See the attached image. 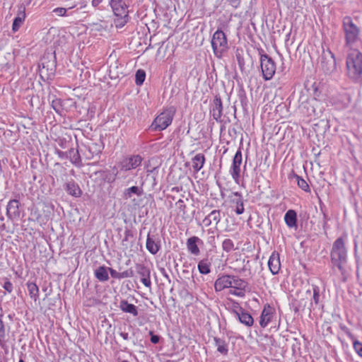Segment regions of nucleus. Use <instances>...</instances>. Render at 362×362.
I'll list each match as a JSON object with an SVG mask.
<instances>
[{
	"label": "nucleus",
	"mask_w": 362,
	"mask_h": 362,
	"mask_svg": "<svg viewBox=\"0 0 362 362\" xmlns=\"http://www.w3.org/2000/svg\"><path fill=\"white\" fill-rule=\"evenodd\" d=\"M346 75L354 82L362 80V53L357 49H348L346 58Z\"/></svg>",
	"instance_id": "nucleus-1"
},
{
	"label": "nucleus",
	"mask_w": 362,
	"mask_h": 362,
	"mask_svg": "<svg viewBox=\"0 0 362 362\" xmlns=\"http://www.w3.org/2000/svg\"><path fill=\"white\" fill-rule=\"evenodd\" d=\"M342 30L344 35V47L353 48L360 39V28L354 23L352 18L346 16L342 19Z\"/></svg>",
	"instance_id": "nucleus-2"
},
{
	"label": "nucleus",
	"mask_w": 362,
	"mask_h": 362,
	"mask_svg": "<svg viewBox=\"0 0 362 362\" xmlns=\"http://www.w3.org/2000/svg\"><path fill=\"white\" fill-rule=\"evenodd\" d=\"M109 5L115 17L114 20L115 27L123 28L130 20L129 5L125 0H110Z\"/></svg>",
	"instance_id": "nucleus-3"
},
{
	"label": "nucleus",
	"mask_w": 362,
	"mask_h": 362,
	"mask_svg": "<svg viewBox=\"0 0 362 362\" xmlns=\"http://www.w3.org/2000/svg\"><path fill=\"white\" fill-rule=\"evenodd\" d=\"M330 258L332 264L342 272L344 265L347 261V250L344 237H339L334 242L330 252Z\"/></svg>",
	"instance_id": "nucleus-4"
},
{
	"label": "nucleus",
	"mask_w": 362,
	"mask_h": 362,
	"mask_svg": "<svg viewBox=\"0 0 362 362\" xmlns=\"http://www.w3.org/2000/svg\"><path fill=\"white\" fill-rule=\"evenodd\" d=\"M211 43L214 55L218 58H221L229 48L226 34L219 29L214 33Z\"/></svg>",
	"instance_id": "nucleus-5"
},
{
	"label": "nucleus",
	"mask_w": 362,
	"mask_h": 362,
	"mask_svg": "<svg viewBox=\"0 0 362 362\" xmlns=\"http://www.w3.org/2000/svg\"><path fill=\"white\" fill-rule=\"evenodd\" d=\"M173 118V112L165 110L158 115L151 124V128L153 131L165 129L171 123Z\"/></svg>",
	"instance_id": "nucleus-6"
},
{
	"label": "nucleus",
	"mask_w": 362,
	"mask_h": 362,
	"mask_svg": "<svg viewBox=\"0 0 362 362\" xmlns=\"http://www.w3.org/2000/svg\"><path fill=\"white\" fill-rule=\"evenodd\" d=\"M261 69L263 78L265 81L270 80L276 71V64L274 60L267 54H262L260 57Z\"/></svg>",
	"instance_id": "nucleus-7"
},
{
	"label": "nucleus",
	"mask_w": 362,
	"mask_h": 362,
	"mask_svg": "<svg viewBox=\"0 0 362 362\" xmlns=\"http://www.w3.org/2000/svg\"><path fill=\"white\" fill-rule=\"evenodd\" d=\"M320 66L327 74H330L336 71V59L334 54L329 49L323 51L321 57Z\"/></svg>",
	"instance_id": "nucleus-8"
},
{
	"label": "nucleus",
	"mask_w": 362,
	"mask_h": 362,
	"mask_svg": "<svg viewBox=\"0 0 362 362\" xmlns=\"http://www.w3.org/2000/svg\"><path fill=\"white\" fill-rule=\"evenodd\" d=\"M143 158L140 155H130L124 157L119 163L120 170L129 171L136 169L141 165Z\"/></svg>",
	"instance_id": "nucleus-9"
},
{
	"label": "nucleus",
	"mask_w": 362,
	"mask_h": 362,
	"mask_svg": "<svg viewBox=\"0 0 362 362\" xmlns=\"http://www.w3.org/2000/svg\"><path fill=\"white\" fill-rule=\"evenodd\" d=\"M242 163V153L239 149L235 153L231 167L230 168V174L231 175L233 179L235 182V183L239 184L240 177V165Z\"/></svg>",
	"instance_id": "nucleus-10"
},
{
	"label": "nucleus",
	"mask_w": 362,
	"mask_h": 362,
	"mask_svg": "<svg viewBox=\"0 0 362 362\" xmlns=\"http://www.w3.org/2000/svg\"><path fill=\"white\" fill-rule=\"evenodd\" d=\"M223 103L218 95H215L210 105V113L216 122H221Z\"/></svg>",
	"instance_id": "nucleus-11"
},
{
	"label": "nucleus",
	"mask_w": 362,
	"mask_h": 362,
	"mask_svg": "<svg viewBox=\"0 0 362 362\" xmlns=\"http://www.w3.org/2000/svg\"><path fill=\"white\" fill-rule=\"evenodd\" d=\"M20 203L16 199L10 200L6 206V215L9 219L17 220L20 218Z\"/></svg>",
	"instance_id": "nucleus-12"
},
{
	"label": "nucleus",
	"mask_w": 362,
	"mask_h": 362,
	"mask_svg": "<svg viewBox=\"0 0 362 362\" xmlns=\"http://www.w3.org/2000/svg\"><path fill=\"white\" fill-rule=\"evenodd\" d=\"M136 272L141 276V281L148 288L151 286V272L150 269L144 264H138L136 265Z\"/></svg>",
	"instance_id": "nucleus-13"
},
{
	"label": "nucleus",
	"mask_w": 362,
	"mask_h": 362,
	"mask_svg": "<svg viewBox=\"0 0 362 362\" xmlns=\"http://www.w3.org/2000/svg\"><path fill=\"white\" fill-rule=\"evenodd\" d=\"M233 313L235 315V317L242 324L247 327H250L253 325V317L249 313L244 310L242 308H239L238 310H233Z\"/></svg>",
	"instance_id": "nucleus-14"
},
{
	"label": "nucleus",
	"mask_w": 362,
	"mask_h": 362,
	"mask_svg": "<svg viewBox=\"0 0 362 362\" xmlns=\"http://www.w3.org/2000/svg\"><path fill=\"white\" fill-rule=\"evenodd\" d=\"M146 249L152 255H156L160 250V240L156 235H151L149 233L146 238Z\"/></svg>",
	"instance_id": "nucleus-15"
},
{
	"label": "nucleus",
	"mask_w": 362,
	"mask_h": 362,
	"mask_svg": "<svg viewBox=\"0 0 362 362\" xmlns=\"http://www.w3.org/2000/svg\"><path fill=\"white\" fill-rule=\"evenodd\" d=\"M232 279L233 276L231 275H223L218 277L214 284L216 291H221L224 288H230Z\"/></svg>",
	"instance_id": "nucleus-16"
},
{
	"label": "nucleus",
	"mask_w": 362,
	"mask_h": 362,
	"mask_svg": "<svg viewBox=\"0 0 362 362\" xmlns=\"http://www.w3.org/2000/svg\"><path fill=\"white\" fill-rule=\"evenodd\" d=\"M268 267L272 274H277L279 273L281 268V263L278 253L272 252L268 261Z\"/></svg>",
	"instance_id": "nucleus-17"
},
{
	"label": "nucleus",
	"mask_w": 362,
	"mask_h": 362,
	"mask_svg": "<svg viewBox=\"0 0 362 362\" xmlns=\"http://www.w3.org/2000/svg\"><path fill=\"white\" fill-rule=\"evenodd\" d=\"M221 220V211L213 210L202 221L205 226H209L213 223L218 225Z\"/></svg>",
	"instance_id": "nucleus-18"
},
{
	"label": "nucleus",
	"mask_w": 362,
	"mask_h": 362,
	"mask_svg": "<svg viewBox=\"0 0 362 362\" xmlns=\"http://www.w3.org/2000/svg\"><path fill=\"white\" fill-rule=\"evenodd\" d=\"M25 19V8L23 6H21L18 8L17 16L14 18L13 25H12V30L15 33L17 32L23 23Z\"/></svg>",
	"instance_id": "nucleus-19"
},
{
	"label": "nucleus",
	"mask_w": 362,
	"mask_h": 362,
	"mask_svg": "<svg viewBox=\"0 0 362 362\" xmlns=\"http://www.w3.org/2000/svg\"><path fill=\"white\" fill-rule=\"evenodd\" d=\"M202 243L199 238L197 236H192L187 240V248L188 251L195 256H197L200 253V250L197 246V243Z\"/></svg>",
	"instance_id": "nucleus-20"
},
{
	"label": "nucleus",
	"mask_w": 362,
	"mask_h": 362,
	"mask_svg": "<svg viewBox=\"0 0 362 362\" xmlns=\"http://www.w3.org/2000/svg\"><path fill=\"white\" fill-rule=\"evenodd\" d=\"M87 152L85 153V156L87 159H92L95 156H98L102 151V146L100 144L95 142H91L87 146Z\"/></svg>",
	"instance_id": "nucleus-21"
},
{
	"label": "nucleus",
	"mask_w": 362,
	"mask_h": 362,
	"mask_svg": "<svg viewBox=\"0 0 362 362\" xmlns=\"http://www.w3.org/2000/svg\"><path fill=\"white\" fill-rule=\"evenodd\" d=\"M119 308L122 312L132 314L134 317H136L139 314L137 307L129 303L126 300H120Z\"/></svg>",
	"instance_id": "nucleus-22"
},
{
	"label": "nucleus",
	"mask_w": 362,
	"mask_h": 362,
	"mask_svg": "<svg viewBox=\"0 0 362 362\" xmlns=\"http://www.w3.org/2000/svg\"><path fill=\"white\" fill-rule=\"evenodd\" d=\"M272 317L273 313L272 308L270 306H268L267 308L264 307L260 316V326L262 327H267L269 322H271Z\"/></svg>",
	"instance_id": "nucleus-23"
},
{
	"label": "nucleus",
	"mask_w": 362,
	"mask_h": 362,
	"mask_svg": "<svg viewBox=\"0 0 362 362\" xmlns=\"http://www.w3.org/2000/svg\"><path fill=\"white\" fill-rule=\"evenodd\" d=\"M192 168L195 173H198L205 163V156L202 153H197L192 158Z\"/></svg>",
	"instance_id": "nucleus-24"
},
{
	"label": "nucleus",
	"mask_w": 362,
	"mask_h": 362,
	"mask_svg": "<svg viewBox=\"0 0 362 362\" xmlns=\"http://www.w3.org/2000/svg\"><path fill=\"white\" fill-rule=\"evenodd\" d=\"M284 221L288 226V228H294L297 226V214L294 210L290 209L288 210L285 216Z\"/></svg>",
	"instance_id": "nucleus-25"
},
{
	"label": "nucleus",
	"mask_w": 362,
	"mask_h": 362,
	"mask_svg": "<svg viewBox=\"0 0 362 362\" xmlns=\"http://www.w3.org/2000/svg\"><path fill=\"white\" fill-rule=\"evenodd\" d=\"M65 189L70 195L75 197H78L82 194L79 186L74 181L67 182Z\"/></svg>",
	"instance_id": "nucleus-26"
},
{
	"label": "nucleus",
	"mask_w": 362,
	"mask_h": 362,
	"mask_svg": "<svg viewBox=\"0 0 362 362\" xmlns=\"http://www.w3.org/2000/svg\"><path fill=\"white\" fill-rule=\"evenodd\" d=\"M95 276L100 281H106L109 279L108 267L104 266L99 267L95 270Z\"/></svg>",
	"instance_id": "nucleus-27"
},
{
	"label": "nucleus",
	"mask_w": 362,
	"mask_h": 362,
	"mask_svg": "<svg viewBox=\"0 0 362 362\" xmlns=\"http://www.w3.org/2000/svg\"><path fill=\"white\" fill-rule=\"evenodd\" d=\"M247 286V283L245 280L239 278L238 276H233L230 288H233L236 290L245 291Z\"/></svg>",
	"instance_id": "nucleus-28"
},
{
	"label": "nucleus",
	"mask_w": 362,
	"mask_h": 362,
	"mask_svg": "<svg viewBox=\"0 0 362 362\" xmlns=\"http://www.w3.org/2000/svg\"><path fill=\"white\" fill-rule=\"evenodd\" d=\"M215 345L217 347V351L223 355H226L228 351V344L225 340L215 337L214 338Z\"/></svg>",
	"instance_id": "nucleus-29"
},
{
	"label": "nucleus",
	"mask_w": 362,
	"mask_h": 362,
	"mask_svg": "<svg viewBox=\"0 0 362 362\" xmlns=\"http://www.w3.org/2000/svg\"><path fill=\"white\" fill-rule=\"evenodd\" d=\"M211 263L207 259H204L199 261L198 263V270L202 274H208L210 273Z\"/></svg>",
	"instance_id": "nucleus-30"
},
{
	"label": "nucleus",
	"mask_w": 362,
	"mask_h": 362,
	"mask_svg": "<svg viewBox=\"0 0 362 362\" xmlns=\"http://www.w3.org/2000/svg\"><path fill=\"white\" fill-rule=\"evenodd\" d=\"M8 336V331L6 329L5 325L0 317V347L4 348L7 341L6 337Z\"/></svg>",
	"instance_id": "nucleus-31"
},
{
	"label": "nucleus",
	"mask_w": 362,
	"mask_h": 362,
	"mask_svg": "<svg viewBox=\"0 0 362 362\" xmlns=\"http://www.w3.org/2000/svg\"><path fill=\"white\" fill-rule=\"evenodd\" d=\"M313 295L310 302V311L315 309L314 305L317 306L320 301V288L317 286H313Z\"/></svg>",
	"instance_id": "nucleus-32"
},
{
	"label": "nucleus",
	"mask_w": 362,
	"mask_h": 362,
	"mask_svg": "<svg viewBox=\"0 0 362 362\" xmlns=\"http://www.w3.org/2000/svg\"><path fill=\"white\" fill-rule=\"evenodd\" d=\"M233 195L238 197L235 202L236 207L235 211L238 215L242 214L244 212V204L242 195L238 192H233Z\"/></svg>",
	"instance_id": "nucleus-33"
},
{
	"label": "nucleus",
	"mask_w": 362,
	"mask_h": 362,
	"mask_svg": "<svg viewBox=\"0 0 362 362\" xmlns=\"http://www.w3.org/2000/svg\"><path fill=\"white\" fill-rule=\"evenodd\" d=\"M27 287L30 298H33L35 301H36L39 296V288L37 286L35 283L28 282L27 284Z\"/></svg>",
	"instance_id": "nucleus-34"
},
{
	"label": "nucleus",
	"mask_w": 362,
	"mask_h": 362,
	"mask_svg": "<svg viewBox=\"0 0 362 362\" xmlns=\"http://www.w3.org/2000/svg\"><path fill=\"white\" fill-rule=\"evenodd\" d=\"M143 193L142 189H141L137 186H132L129 188L125 189L124 197L126 199H129L132 197V194H135L138 196H141Z\"/></svg>",
	"instance_id": "nucleus-35"
},
{
	"label": "nucleus",
	"mask_w": 362,
	"mask_h": 362,
	"mask_svg": "<svg viewBox=\"0 0 362 362\" xmlns=\"http://www.w3.org/2000/svg\"><path fill=\"white\" fill-rule=\"evenodd\" d=\"M68 154V156L69 157L72 163L75 165H78L81 163V156L78 151H76L74 148H71L69 151Z\"/></svg>",
	"instance_id": "nucleus-36"
},
{
	"label": "nucleus",
	"mask_w": 362,
	"mask_h": 362,
	"mask_svg": "<svg viewBox=\"0 0 362 362\" xmlns=\"http://www.w3.org/2000/svg\"><path fill=\"white\" fill-rule=\"evenodd\" d=\"M52 107L57 113L62 115L63 112L62 100L59 98H54L52 101Z\"/></svg>",
	"instance_id": "nucleus-37"
},
{
	"label": "nucleus",
	"mask_w": 362,
	"mask_h": 362,
	"mask_svg": "<svg viewBox=\"0 0 362 362\" xmlns=\"http://www.w3.org/2000/svg\"><path fill=\"white\" fill-rule=\"evenodd\" d=\"M295 177L298 187L305 192H310V187L307 182L298 175H296Z\"/></svg>",
	"instance_id": "nucleus-38"
},
{
	"label": "nucleus",
	"mask_w": 362,
	"mask_h": 362,
	"mask_svg": "<svg viewBox=\"0 0 362 362\" xmlns=\"http://www.w3.org/2000/svg\"><path fill=\"white\" fill-rule=\"evenodd\" d=\"M222 248L226 252H230L234 250V243L230 239H226L222 243Z\"/></svg>",
	"instance_id": "nucleus-39"
},
{
	"label": "nucleus",
	"mask_w": 362,
	"mask_h": 362,
	"mask_svg": "<svg viewBox=\"0 0 362 362\" xmlns=\"http://www.w3.org/2000/svg\"><path fill=\"white\" fill-rule=\"evenodd\" d=\"M145 71L141 69H139L136 73V83L139 86L141 85L145 80Z\"/></svg>",
	"instance_id": "nucleus-40"
},
{
	"label": "nucleus",
	"mask_w": 362,
	"mask_h": 362,
	"mask_svg": "<svg viewBox=\"0 0 362 362\" xmlns=\"http://www.w3.org/2000/svg\"><path fill=\"white\" fill-rule=\"evenodd\" d=\"M242 51L240 52L238 49L236 51L235 57L237 59V62L238 64V66L240 67V69L243 71L245 69V59L242 54Z\"/></svg>",
	"instance_id": "nucleus-41"
},
{
	"label": "nucleus",
	"mask_w": 362,
	"mask_h": 362,
	"mask_svg": "<svg viewBox=\"0 0 362 362\" xmlns=\"http://www.w3.org/2000/svg\"><path fill=\"white\" fill-rule=\"evenodd\" d=\"M48 69L45 67V64H42V66L40 67V75L41 76H43V75L46 74V72H48ZM54 73V69H50V72L49 73H47V76H52Z\"/></svg>",
	"instance_id": "nucleus-42"
},
{
	"label": "nucleus",
	"mask_w": 362,
	"mask_h": 362,
	"mask_svg": "<svg viewBox=\"0 0 362 362\" xmlns=\"http://www.w3.org/2000/svg\"><path fill=\"white\" fill-rule=\"evenodd\" d=\"M353 346L356 352L362 357V343L357 340H354L353 342Z\"/></svg>",
	"instance_id": "nucleus-43"
},
{
	"label": "nucleus",
	"mask_w": 362,
	"mask_h": 362,
	"mask_svg": "<svg viewBox=\"0 0 362 362\" xmlns=\"http://www.w3.org/2000/svg\"><path fill=\"white\" fill-rule=\"evenodd\" d=\"M66 8L62 7H58L53 10V12L59 16H65L66 15Z\"/></svg>",
	"instance_id": "nucleus-44"
},
{
	"label": "nucleus",
	"mask_w": 362,
	"mask_h": 362,
	"mask_svg": "<svg viewBox=\"0 0 362 362\" xmlns=\"http://www.w3.org/2000/svg\"><path fill=\"white\" fill-rule=\"evenodd\" d=\"M134 276V272L132 269H128L123 272H120V279L128 278V277H132Z\"/></svg>",
	"instance_id": "nucleus-45"
},
{
	"label": "nucleus",
	"mask_w": 362,
	"mask_h": 362,
	"mask_svg": "<svg viewBox=\"0 0 362 362\" xmlns=\"http://www.w3.org/2000/svg\"><path fill=\"white\" fill-rule=\"evenodd\" d=\"M340 328L350 339H354V336L346 326L341 325Z\"/></svg>",
	"instance_id": "nucleus-46"
},
{
	"label": "nucleus",
	"mask_w": 362,
	"mask_h": 362,
	"mask_svg": "<svg viewBox=\"0 0 362 362\" xmlns=\"http://www.w3.org/2000/svg\"><path fill=\"white\" fill-rule=\"evenodd\" d=\"M4 288L8 293H11L13 291V284L11 281H6L4 284Z\"/></svg>",
	"instance_id": "nucleus-47"
},
{
	"label": "nucleus",
	"mask_w": 362,
	"mask_h": 362,
	"mask_svg": "<svg viewBox=\"0 0 362 362\" xmlns=\"http://www.w3.org/2000/svg\"><path fill=\"white\" fill-rule=\"evenodd\" d=\"M108 271L112 278L120 279V272H117L116 270L108 267Z\"/></svg>",
	"instance_id": "nucleus-48"
},
{
	"label": "nucleus",
	"mask_w": 362,
	"mask_h": 362,
	"mask_svg": "<svg viewBox=\"0 0 362 362\" xmlns=\"http://www.w3.org/2000/svg\"><path fill=\"white\" fill-rule=\"evenodd\" d=\"M227 1L233 8H237L238 7L240 6L241 0H227Z\"/></svg>",
	"instance_id": "nucleus-49"
},
{
	"label": "nucleus",
	"mask_w": 362,
	"mask_h": 362,
	"mask_svg": "<svg viewBox=\"0 0 362 362\" xmlns=\"http://www.w3.org/2000/svg\"><path fill=\"white\" fill-rule=\"evenodd\" d=\"M149 334H151V341L153 344H157L159 342V336L153 334V332H150Z\"/></svg>",
	"instance_id": "nucleus-50"
},
{
	"label": "nucleus",
	"mask_w": 362,
	"mask_h": 362,
	"mask_svg": "<svg viewBox=\"0 0 362 362\" xmlns=\"http://www.w3.org/2000/svg\"><path fill=\"white\" fill-rule=\"evenodd\" d=\"M230 293L235 295L236 296H239V297H243L245 296L244 291H243V290H236L235 289L234 291H230Z\"/></svg>",
	"instance_id": "nucleus-51"
},
{
	"label": "nucleus",
	"mask_w": 362,
	"mask_h": 362,
	"mask_svg": "<svg viewBox=\"0 0 362 362\" xmlns=\"http://www.w3.org/2000/svg\"><path fill=\"white\" fill-rule=\"evenodd\" d=\"M160 272L162 274V275L168 281H170V276L168 274V273L166 272L165 269L164 268H162L160 269Z\"/></svg>",
	"instance_id": "nucleus-52"
},
{
	"label": "nucleus",
	"mask_w": 362,
	"mask_h": 362,
	"mask_svg": "<svg viewBox=\"0 0 362 362\" xmlns=\"http://www.w3.org/2000/svg\"><path fill=\"white\" fill-rule=\"evenodd\" d=\"M115 177H116V174L112 175H110V176H106L105 177V180L108 182H113L115 180Z\"/></svg>",
	"instance_id": "nucleus-53"
},
{
	"label": "nucleus",
	"mask_w": 362,
	"mask_h": 362,
	"mask_svg": "<svg viewBox=\"0 0 362 362\" xmlns=\"http://www.w3.org/2000/svg\"><path fill=\"white\" fill-rule=\"evenodd\" d=\"M176 204L178 206V207H179L180 209H182V208H183V209H184V208H185V205L184 204V202H183L182 199H179V200L177 202Z\"/></svg>",
	"instance_id": "nucleus-54"
},
{
	"label": "nucleus",
	"mask_w": 362,
	"mask_h": 362,
	"mask_svg": "<svg viewBox=\"0 0 362 362\" xmlns=\"http://www.w3.org/2000/svg\"><path fill=\"white\" fill-rule=\"evenodd\" d=\"M119 335L124 339L128 340L129 339V334L127 332H120Z\"/></svg>",
	"instance_id": "nucleus-55"
},
{
	"label": "nucleus",
	"mask_w": 362,
	"mask_h": 362,
	"mask_svg": "<svg viewBox=\"0 0 362 362\" xmlns=\"http://www.w3.org/2000/svg\"><path fill=\"white\" fill-rule=\"evenodd\" d=\"M101 1H102V0H93L92 1V5L94 7H96V6H98L101 3Z\"/></svg>",
	"instance_id": "nucleus-56"
},
{
	"label": "nucleus",
	"mask_w": 362,
	"mask_h": 362,
	"mask_svg": "<svg viewBox=\"0 0 362 362\" xmlns=\"http://www.w3.org/2000/svg\"><path fill=\"white\" fill-rule=\"evenodd\" d=\"M214 239H215V237L214 235H211L210 238H209V243L210 244H214Z\"/></svg>",
	"instance_id": "nucleus-57"
},
{
	"label": "nucleus",
	"mask_w": 362,
	"mask_h": 362,
	"mask_svg": "<svg viewBox=\"0 0 362 362\" xmlns=\"http://www.w3.org/2000/svg\"><path fill=\"white\" fill-rule=\"evenodd\" d=\"M249 260H247L246 262V264H245L242 269L243 271H246L247 269V264H249Z\"/></svg>",
	"instance_id": "nucleus-58"
},
{
	"label": "nucleus",
	"mask_w": 362,
	"mask_h": 362,
	"mask_svg": "<svg viewBox=\"0 0 362 362\" xmlns=\"http://www.w3.org/2000/svg\"><path fill=\"white\" fill-rule=\"evenodd\" d=\"M207 232H208L209 234H214V231L212 229H209L207 230Z\"/></svg>",
	"instance_id": "nucleus-59"
},
{
	"label": "nucleus",
	"mask_w": 362,
	"mask_h": 362,
	"mask_svg": "<svg viewBox=\"0 0 362 362\" xmlns=\"http://www.w3.org/2000/svg\"><path fill=\"white\" fill-rule=\"evenodd\" d=\"M19 362H24L23 359H20Z\"/></svg>",
	"instance_id": "nucleus-60"
},
{
	"label": "nucleus",
	"mask_w": 362,
	"mask_h": 362,
	"mask_svg": "<svg viewBox=\"0 0 362 362\" xmlns=\"http://www.w3.org/2000/svg\"><path fill=\"white\" fill-rule=\"evenodd\" d=\"M122 362H128V361H122Z\"/></svg>",
	"instance_id": "nucleus-61"
}]
</instances>
